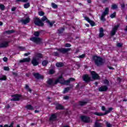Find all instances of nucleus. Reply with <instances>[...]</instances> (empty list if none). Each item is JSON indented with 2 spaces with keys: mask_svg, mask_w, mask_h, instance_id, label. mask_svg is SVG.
I'll list each match as a JSON object with an SVG mask.
<instances>
[{
  "mask_svg": "<svg viewBox=\"0 0 127 127\" xmlns=\"http://www.w3.org/2000/svg\"><path fill=\"white\" fill-rule=\"evenodd\" d=\"M44 21L47 22L48 25L50 26V27H52V26H53V24L55 23L54 21L50 22L46 16H43L41 19L37 17L34 18V23L36 25H37V26H44V23H43Z\"/></svg>",
  "mask_w": 127,
  "mask_h": 127,
  "instance_id": "obj_1",
  "label": "nucleus"
},
{
  "mask_svg": "<svg viewBox=\"0 0 127 127\" xmlns=\"http://www.w3.org/2000/svg\"><path fill=\"white\" fill-rule=\"evenodd\" d=\"M92 62H94L95 65L97 67H101L105 64L104 59L101 57L98 56H93L92 59Z\"/></svg>",
  "mask_w": 127,
  "mask_h": 127,
  "instance_id": "obj_2",
  "label": "nucleus"
},
{
  "mask_svg": "<svg viewBox=\"0 0 127 127\" xmlns=\"http://www.w3.org/2000/svg\"><path fill=\"white\" fill-rule=\"evenodd\" d=\"M40 35V32L35 31L34 33V35L35 37H33L30 38V40L36 43V44L40 45L42 44V39L39 38Z\"/></svg>",
  "mask_w": 127,
  "mask_h": 127,
  "instance_id": "obj_3",
  "label": "nucleus"
},
{
  "mask_svg": "<svg viewBox=\"0 0 127 127\" xmlns=\"http://www.w3.org/2000/svg\"><path fill=\"white\" fill-rule=\"evenodd\" d=\"M113 110H114V108L111 107L108 108V110L106 111L105 113H104V114L102 113H99V112H94L93 114L96 116H106V115H108V114H110V113H111V112H112Z\"/></svg>",
  "mask_w": 127,
  "mask_h": 127,
  "instance_id": "obj_4",
  "label": "nucleus"
},
{
  "mask_svg": "<svg viewBox=\"0 0 127 127\" xmlns=\"http://www.w3.org/2000/svg\"><path fill=\"white\" fill-rule=\"evenodd\" d=\"M108 14H109V7H106L104 11L101 14L100 20L102 21H106V18H105V16H106V15H108Z\"/></svg>",
  "mask_w": 127,
  "mask_h": 127,
  "instance_id": "obj_5",
  "label": "nucleus"
},
{
  "mask_svg": "<svg viewBox=\"0 0 127 127\" xmlns=\"http://www.w3.org/2000/svg\"><path fill=\"white\" fill-rule=\"evenodd\" d=\"M57 50L60 53H62L63 54H66L71 50V48H60L57 49Z\"/></svg>",
  "mask_w": 127,
  "mask_h": 127,
  "instance_id": "obj_6",
  "label": "nucleus"
},
{
  "mask_svg": "<svg viewBox=\"0 0 127 127\" xmlns=\"http://www.w3.org/2000/svg\"><path fill=\"white\" fill-rule=\"evenodd\" d=\"M47 83L49 86H55V85H57V84H58V80H55L54 81L53 79L49 78L47 81Z\"/></svg>",
  "mask_w": 127,
  "mask_h": 127,
  "instance_id": "obj_7",
  "label": "nucleus"
},
{
  "mask_svg": "<svg viewBox=\"0 0 127 127\" xmlns=\"http://www.w3.org/2000/svg\"><path fill=\"white\" fill-rule=\"evenodd\" d=\"M80 119L81 121L83 123H85V124H88L91 122V119L90 117L86 116H82L80 117Z\"/></svg>",
  "mask_w": 127,
  "mask_h": 127,
  "instance_id": "obj_8",
  "label": "nucleus"
},
{
  "mask_svg": "<svg viewBox=\"0 0 127 127\" xmlns=\"http://www.w3.org/2000/svg\"><path fill=\"white\" fill-rule=\"evenodd\" d=\"M83 80L86 83H89V82H91V81H93L92 80V78L89 76L88 74H84L82 76Z\"/></svg>",
  "mask_w": 127,
  "mask_h": 127,
  "instance_id": "obj_9",
  "label": "nucleus"
},
{
  "mask_svg": "<svg viewBox=\"0 0 127 127\" xmlns=\"http://www.w3.org/2000/svg\"><path fill=\"white\" fill-rule=\"evenodd\" d=\"M90 73L93 80H98L100 79V76L98 73H96L95 71H90Z\"/></svg>",
  "mask_w": 127,
  "mask_h": 127,
  "instance_id": "obj_10",
  "label": "nucleus"
},
{
  "mask_svg": "<svg viewBox=\"0 0 127 127\" xmlns=\"http://www.w3.org/2000/svg\"><path fill=\"white\" fill-rule=\"evenodd\" d=\"M11 97L13 98L10 99V101H19L20 100V98H21V95L18 94H15L11 95Z\"/></svg>",
  "mask_w": 127,
  "mask_h": 127,
  "instance_id": "obj_11",
  "label": "nucleus"
},
{
  "mask_svg": "<svg viewBox=\"0 0 127 127\" xmlns=\"http://www.w3.org/2000/svg\"><path fill=\"white\" fill-rule=\"evenodd\" d=\"M120 27V24L114 26V28H113L111 32V35L112 36H114V35H116V32H117V31L118 30V28Z\"/></svg>",
  "mask_w": 127,
  "mask_h": 127,
  "instance_id": "obj_12",
  "label": "nucleus"
},
{
  "mask_svg": "<svg viewBox=\"0 0 127 127\" xmlns=\"http://www.w3.org/2000/svg\"><path fill=\"white\" fill-rule=\"evenodd\" d=\"M34 77L37 80H39L40 79H43L44 76L43 75H41L39 73H33Z\"/></svg>",
  "mask_w": 127,
  "mask_h": 127,
  "instance_id": "obj_13",
  "label": "nucleus"
},
{
  "mask_svg": "<svg viewBox=\"0 0 127 127\" xmlns=\"http://www.w3.org/2000/svg\"><path fill=\"white\" fill-rule=\"evenodd\" d=\"M31 64L33 66H37L39 64V62H38L36 57H34L31 61Z\"/></svg>",
  "mask_w": 127,
  "mask_h": 127,
  "instance_id": "obj_14",
  "label": "nucleus"
},
{
  "mask_svg": "<svg viewBox=\"0 0 127 127\" xmlns=\"http://www.w3.org/2000/svg\"><path fill=\"white\" fill-rule=\"evenodd\" d=\"M20 22H22L23 24H27V23H29L30 21V18L29 17H27L25 19H21L20 20Z\"/></svg>",
  "mask_w": 127,
  "mask_h": 127,
  "instance_id": "obj_15",
  "label": "nucleus"
},
{
  "mask_svg": "<svg viewBox=\"0 0 127 127\" xmlns=\"http://www.w3.org/2000/svg\"><path fill=\"white\" fill-rule=\"evenodd\" d=\"M8 43H9V42H3L0 44V48H5L8 47Z\"/></svg>",
  "mask_w": 127,
  "mask_h": 127,
  "instance_id": "obj_16",
  "label": "nucleus"
},
{
  "mask_svg": "<svg viewBox=\"0 0 127 127\" xmlns=\"http://www.w3.org/2000/svg\"><path fill=\"white\" fill-rule=\"evenodd\" d=\"M98 91L99 92H106V91H108V86L106 85L102 86L99 88Z\"/></svg>",
  "mask_w": 127,
  "mask_h": 127,
  "instance_id": "obj_17",
  "label": "nucleus"
},
{
  "mask_svg": "<svg viewBox=\"0 0 127 127\" xmlns=\"http://www.w3.org/2000/svg\"><path fill=\"white\" fill-rule=\"evenodd\" d=\"M56 81H58V83H60V84H62L63 85L65 80L63 78V76L61 75L56 80Z\"/></svg>",
  "mask_w": 127,
  "mask_h": 127,
  "instance_id": "obj_18",
  "label": "nucleus"
},
{
  "mask_svg": "<svg viewBox=\"0 0 127 127\" xmlns=\"http://www.w3.org/2000/svg\"><path fill=\"white\" fill-rule=\"evenodd\" d=\"M57 119V116L56 115V114H54L51 116L49 119V121L50 122H55V121H56Z\"/></svg>",
  "mask_w": 127,
  "mask_h": 127,
  "instance_id": "obj_19",
  "label": "nucleus"
},
{
  "mask_svg": "<svg viewBox=\"0 0 127 127\" xmlns=\"http://www.w3.org/2000/svg\"><path fill=\"white\" fill-rule=\"evenodd\" d=\"M104 36L105 34H104V28H100L99 30V38H102V37H104Z\"/></svg>",
  "mask_w": 127,
  "mask_h": 127,
  "instance_id": "obj_20",
  "label": "nucleus"
},
{
  "mask_svg": "<svg viewBox=\"0 0 127 127\" xmlns=\"http://www.w3.org/2000/svg\"><path fill=\"white\" fill-rule=\"evenodd\" d=\"M29 62H30V58H24L23 60H20L19 61L20 63H28Z\"/></svg>",
  "mask_w": 127,
  "mask_h": 127,
  "instance_id": "obj_21",
  "label": "nucleus"
},
{
  "mask_svg": "<svg viewBox=\"0 0 127 127\" xmlns=\"http://www.w3.org/2000/svg\"><path fill=\"white\" fill-rule=\"evenodd\" d=\"M88 103H89L88 101H79L78 102V105L80 106V107H84V106H86Z\"/></svg>",
  "mask_w": 127,
  "mask_h": 127,
  "instance_id": "obj_22",
  "label": "nucleus"
},
{
  "mask_svg": "<svg viewBox=\"0 0 127 127\" xmlns=\"http://www.w3.org/2000/svg\"><path fill=\"white\" fill-rule=\"evenodd\" d=\"M56 110H64V106L61 104H56Z\"/></svg>",
  "mask_w": 127,
  "mask_h": 127,
  "instance_id": "obj_23",
  "label": "nucleus"
},
{
  "mask_svg": "<svg viewBox=\"0 0 127 127\" xmlns=\"http://www.w3.org/2000/svg\"><path fill=\"white\" fill-rule=\"evenodd\" d=\"M64 30H65V28L61 27L58 30L57 32L58 34H62V33L64 32Z\"/></svg>",
  "mask_w": 127,
  "mask_h": 127,
  "instance_id": "obj_24",
  "label": "nucleus"
},
{
  "mask_svg": "<svg viewBox=\"0 0 127 127\" xmlns=\"http://www.w3.org/2000/svg\"><path fill=\"white\" fill-rule=\"evenodd\" d=\"M7 79L6 76L2 74H0V81H6Z\"/></svg>",
  "mask_w": 127,
  "mask_h": 127,
  "instance_id": "obj_25",
  "label": "nucleus"
},
{
  "mask_svg": "<svg viewBox=\"0 0 127 127\" xmlns=\"http://www.w3.org/2000/svg\"><path fill=\"white\" fill-rule=\"evenodd\" d=\"M94 127H103V124L98 122V121L95 122Z\"/></svg>",
  "mask_w": 127,
  "mask_h": 127,
  "instance_id": "obj_26",
  "label": "nucleus"
},
{
  "mask_svg": "<svg viewBox=\"0 0 127 127\" xmlns=\"http://www.w3.org/2000/svg\"><path fill=\"white\" fill-rule=\"evenodd\" d=\"M36 57L37 58H39V59H41L43 58V55L40 53H36Z\"/></svg>",
  "mask_w": 127,
  "mask_h": 127,
  "instance_id": "obj_27",
  "label": "nucleus"
},
{
  "mask_svg": "<svg viewBox=\"0 0 127 127\" xmlns=\"http://www.w3.org/2000/svg\"><path fill=\"white\" fill-rule=\"evenodd\" d=\"M56 66H57L59 68H60V67H63V66H64V64H63V63L62 62L57 63L56 64Z\"/></svg>",
  "mask_w": 127,
  "mask_h": 127,
  "instance_id": "obj_28",
  "label": "nucleus"
},
{
  "mask_svg": "<svg viewBox=\"0 0 127 127\" xmlns=\"http://www.w3.org/2000/svg\"><path fill=\"white\" fill-rule=\"evenodd\" d=\"M15 32V31H14V30H10L5 31V33H7V34H11L12 33H14Z\"/></svg>",
  "mask_w": 127,
  "mask_h": 127,
  "instance_id": "obj_29",
  "label": "nucleus"
},
{
  "mask_svg": "<svg viewBox=\"0 0 127 127\" xmlns=\"http://www.w3.org/2000/svg\"><path fill=\"white\" fill-rule=\"evenodd\" d=\"M25 108H26V109H27V110H31V111H32V110H34L33 107L32 106V105H30V104L27 105V106L25 107Z\"/></svg>",
  "mask_w": 127,
  "mask_h": 127,
  "instance_id": "obj_30",
  "label": "nucleus"
},
{
  "mask_svg": "<svg viewBox=\"0 0 127 127\" xmlns=\"http://www.w3.org/2000/svg\"><path fill=\"white\" fill-rule=\"evenodd\" d=\"M25 89H26V90H27V91L30 92V93H31V92H32V90L29 88V86H28V85L27 84L25 85Z\"/></svg>",
  "mask_w": 127,
  "mask_h": 127,
  "instance_id": "obj_31",
  "label": "nucleus"
},
{
  "mask_svg": "<svg viewBox=\"0 0 127 127\" xmlns=\"http://www.w3.org/2000/svg\"><path fill=\"white\" fill-rule=\"evenodd\" d=\"M70 89H71L70 87H66L64 88V91H63L64 94H65L66 93H68L69 91H70Z\"/></svg>",
  "mask_w": 127,
  "mask_h": 127,
  "instance_id": "obj_32",
  "label": "nucleus"
},
{
  "mask_svg": "<svg viewBox=\"0 0 127 127\" xmlns=\"http://www.w3.org/2000/svg\"><path fill=\"white\" fill-rule=\"evenodd\" d=\"M70 80L69 79L66 80H64V84L63 85H66V86H68V85H69V84H70Z\"/></svg>",
  "mask_w": 127,
  "mask_h": 127,
  "instance_id": "obj_33",
  "label": "nucleus"
},
{
  "mask_svg": "<svg viewBox=\"0 0 127 127\" xmlns=\"http://www.w3.org/2000/svg\"><path fill=\"white\" fill-rule=\"evenodd\" d=\"M47 64H48V62L46 60L43 61L42 63V65H43V66H47Z\"/></svg>",
  "mask_w": 127,
  "mask_h": 127,
  "instance_id": "obj_34",
  "label": "nucleus"
},
{
  "mask_svg": "<svg viewBox=\"0 0 127 127\" xmlns=\"http://www.w3.org/2000/svg\"><path fill=\"white\" fill-rule=\"evenodd\" d=\"M116 14H117V12H114L113 13L110 15V17H111V18H115V17H116Z\"/></svg>",
  "mask_w": 127,
  "mask_h": 127,
  "instance_id": "obj_35",
  "label": "nucleus"
},
{
  "mask_svg": "<svg viewBox=\"0 0 127 127\" xmlns=\"http://www.w3.org/2000/svg\"><path fill=\"white\" fill-rule=\"evenodd\" d=\"M104 84L107 85V86H110V81L108 79H105L104 80Z\"/></svg>",
  "mask_w": 127,
  "mask_h": 127,
  "instance_id": "obj_36",
  "label": "nucleus"
},
{
  "mask_svg": "<svg viewBox=\"0 0 127 127\" xmlns=\"http://www.w3.org/2000/svg\"><path fill=\"white\" fill-rule=\"evenodd\" d=\"M111 8L112 9H117L118 8V5L116 4H112Z\"/></svg>",
  "mask_w": 127,
  "mask_h": 127,
  "instance_id": "obj_37",
  "label": "nucleus"
},
{
  "mask_svg": "<svg viewBox=\"0 0 127 127\" xmlns=\"http://www.w3.org/2000/svg\"><path fill=\"white\" fill-rule=\"evenodd\" d=\"M0 9L1 10H4L5 9V6L2 4H0Z\"/></svg>",
  "mask_w": 127,
  "mask_h": 127,
  "instance_id": "obj_38",
  "label": "nucleus"
},
{
  "mask_svg": "<svg viewBox=\"0 0 127 127\" xmlns=\"http://www.w3.org/2000/svg\"><path fill=\"white\" fill-rule=\"evenodd\" d=\"M29 6H30V3H29V2H28L24 4V8H28Z\"/></svg>",
  "mask_w": 127,
  "mask_h": 127,
  "instance_id": "obj_39",
  "label": "nucleus"
},
{
  "mask_svg": "<svg viewBox=\"0 0 127 127\" xmlns=\"http://www.w3.org/2000/svg\"><path fill=\"white\" fill-rule=\"evenodd\" d=\"M121 9H122V10H124V9L126 8V4L123 2L121 4Z\"/></svg>",
  "mask_w": 127,
  "mask_h": 127,
  "instance_id": "obj_40",
  "label": "nucleus"
},
{
  "mask_svg": "<svg viewBox=\"0 0 127 127\" xmlns=\"http://www.w3.org/2000/svg\"><path fill=\"white\" fill-rule=\"evenodd\" d=\"M88 22H89V23H90V25H91V26H95V25H96V23L93 21H92L90 20V21Z\"/></svg>",
  "mask_w": 127,
  "mask_h": 127,
  "instance_id": "obj_41",
  "label": "nucleus"
},
{
  "mask_svg": "<svg viewBox=\"0 0 127 127\" xmlns=\"http://www.w3.org/2000/svg\"><path fill=\"white\" fill-rule=\"evenodd\" d=\"M123 45H124V44L122 43H117L116 46L119 47V48H121V47H123Z\"/></svg>",
  "mask_w": 127,
  "mask_h": 127,
  "instance_id": "obj_42",
  "label": "nucleus"
},
{
  "mask_svg": "<svg viewBox=\"0 0 127 127\" xmlns=\"http://www.w3.org/2000/svg\"><path fill=\"white\" fill-rule=\"evenodd\" d=\"M54 73H55V70H54V69H50V70H49L50 75H53V74H54Z\"/></svg>",
  "mask_w": 127,
  "mask_h": 127,
  "instance_id": "obj_43",
  "label": "nucleus"
},
{
  "mask_svg": "<svg viewBox=\"0 0 127 127\" xmlns=\"http://www.w3.org/2000/svg\"><path fill=\"white\" fill-rule=\"evenodd\" d=\"M18 49H19V50H20V51H24V50H25V47L19 46V47H18Z\"/></svg>",
  "mask_w": 127,
  "mask_h": 127,
  "instance_id": "obj_44",
  "label": "nucleus"
},
{
  "mask_svg": "<svg viewBox=\"0 0 127 127\" xmlns=\"http://www.w3.org/2000/svg\"><path fill=\"white\" fill-rule=\"evenodd\" d=\"M38 14L40 16H43L44 15V14H45V13H44V12H43L42 11H41L38 12Z\"/></svg>",
  "mask_w": 127,
  "mask_h": 127,
  "instance_id": "obj_45",
  "label": "nucleus"
},
{
  "mask_svg": "<svg viewBox=\"0 0 127 127\" xmlns=\"http://www.w3.org/2000/svg\"><path fill=\"white\" fill-rule=\"evenodd\" d=\"M52 7H53V8H57V7H58V6L57 5V4H56L54 3H52Z\"/></svg>",
  "mask_w": 127,
  "mask_h": 127,
  "instance_id": "obj_46",
  "label": "nucleus"
},
{
  "mask_svg": "<svg viewBox=\"0 0 127 127\" xmlns=\"http://www.w3.org/2000/svg\"><path fill=\"white\" fill-rule=\"evenodd\" d=\"M3 70L4 71H9V67L8 66H4Z\"/></svg>",
  "mask_w": 127,
  "mask_h": 127,
  "instance_id": "obj_47",
  "label": "nucleus"
},
{
  "mask_svg": "<svg viewBox=\"0 0 127 127\" xmlns=\"http://www.w3.org/2000/svg\"><path fill=\"white\" fill-rule=\"evenodd\" d=\"M68 80H69V82H75V78H73V77H71L70 78L68 79Z\"/></svg>",
  "mask_w": 127,
  "mask_h": 127,
  "instance_id": "obj_48",
  "label": "nucleus"
},
{
  "mask_svg": "<svg viewBox=\"0 0 127 127\" xmlns=\"http://www.w3.org/2000/svg\"><path fill=\"white\" fill-rule=\"evenodd\" d=\"M85 56H86V55L85 54H82V55H80L78 57V58H81L83 59V58H84Z\"/></svg>",
  "mask_w": 127,
  "mask_h": 127,
  "instance_id": "obj_49",
  "label": "nucleus"
},
{
  "mask_svg": "<svg viewBox=\"0 0 127 127\" xmlns=\"http://www.w3.org/2000/svg\"><path fill=\"white\" fill-rule=\"evenodd\" d=\"M71 44L69 43H66L64 45L65 47H71Z\"/></svg>",
  "mask_w": 127,
  "mask_h": 127,
  "instance_id": "obj_50",
  "label": "nucleus"
},
{
  "mask_svg": "<svg viewBox=\"0 0 127 127\" xmlns=\"http://www.w3.org/2000/svg\"><path fill=\"white\" fill-rule=\"evenodd\" d=\"M84 19H85V20H86V21H88V22H89L91 20L90 19V18H89V17H88L87 16L84 17Z\"/></svg>",
  "mask_w": 127,
  "mask_h": 127,
  "instance_id": "obj_51",
  "label": "nucleus"
},
{
  "mask_svg": "<svg viewBox=\"0 0 127 127\" xmlns=\"http://www.w3.org/2000/svg\"><path fill=\"white\" fill-rule=\"evenodd\" d=\"M54 56H59V53L57 52H54Z\"/></svg>",
  "mask_w": 127,
  "mask_h": 127,
  "instance_id": "obj_52",
  "label": "nucleus"
},
{
  "mask_svg": "<svg viewBox=\"0 0 127 127\" xmlns=\"http://www.w3.org/2000/svg\"><path fill=\"white\" fill-rule=\"evenodd\" d=\"M106 126L108 127H112V125H111L110 123H108V122L106 123Z\"/></svg>",
  "mask_w": 127,
  "mask_h": 127,
  "instance_id": "obj_53",
  "label": "nucleus"
},
{
  "mask_svg": "<svg viewBox=\"0 0 127 127\" xmlns=\"http://www.w3.org/2000/svg\"><path fill=\"white\" fill-rule=\"evenodd\" d=\"M14 124V123H13V122H12L11 123L10 125L9 126H8V127H13Z\"/></svg>",
  "mask_w": 127,
  "mask_h": 127,
  "instance_id": "obj_54",
  "label": "nucleus"
},
{
  "mask_svg": "<svg viewBox=\"0 0 127 127\" xmlns=\"http://www.w3.org/2000/svg\"><path fill=\"white\" fill-rule=\"evenodd\" d=\"M3 61H4V62H7V58L4 57L3 58Z\"/></svg>",
  "mask_w": 127,
  "mask_h": 127,
  "instance_id": "obj_55",
  "label": "nucleus"
},
{
  "mask_svg": "<svg viewBox=\"0 0 127 127\" xmlns=\"http://www.w3.org/2000/svg\"><path fill=\"white\" fill-rule=\"evenodd\" d=\"M5 109H8L10 108V105H9V104H8L5 106Z\"/></svg>",
  "mask_w": 127,
  "mask_h": 127,
  "instance_id": "obj_56",
  "label": "nucleus"
},
{
  "mask_svg": "<svg viewBox=\"0 0 127 127\" xmlns=\"http://www.w3.org/2000/svg\"><path fill=\"white\" fill-rule=\"evenodd\" d=\"M64 100H69V96H65L64 97Z\"/></svg>",
  "mask_w": 127,
  "mask_h": 127,
  "instance_id": "obj_57",
  "label": "nucleus"
},
{
  "mask_svg": "<svg viewBox=\"0 0 127 127\" xmlns=\"http://www.w3.org/2000/svg\"><path fill=\"white\" fill-rule=\"evenodd\" d=\"M15 9H16V7H13L11 8V11H15Z\"/></svg>",
  "mask_w": 127,
  "mask_h": 127,
  "instance_id": "obj_58",
  "label": "nucleus"
},
{
  "mask_svg": "<svg viewBox=\"0 0 127 127\" xmlns=\"http://www.w3.org/2000/svg\"><path fill=\"white\" fill-rule=\"evenodd\" d=\"M79 87H80V83H79L75 87V89H79Z\"/></svg>",
  "mask_w": 127,
  "mask_h": 127,
  "instance_id": "obj_59",
  "label": "nucleus"
},
{
  "mask_svg": "<svg viewBox=\"0 0 127 127\" xmlns=\"http://www.w3.org/2000/svg\"><path fill=\"white\" fill-rule=\"evenodd\" d=\"M24 55V56H28L29 55H30V53H25Z\"/></svg>",
  "mask_w": 127,
  "mask_h": 127,
  "instance_id": "obj_60",
  "label": "nucleus"
},
{
  "mask_svg": "<svg viewBox=\"0 0 127 127\" xmlns=\"http://www.w3.org/2000/svg\"><path fill=\"white\" fill-rule=\"evenodd\" d=\"M0 127H8V125H5L4 127L2 125H0Z\"/></svg>",
  "mask_w": 127,
  "mask_h": 127,
  "instance_id": "obj_61",
  "label": "nucleus"
},
{
  "mask_svg": "<svg viewBox=\"0 0 127 127\" xmlns=\"http://www.w3.org/2000/svg\"><path fill=\"white\" fill-rule=\"evenodd\" d=\"M102 110L104 111H106V107L105 106H102Z\"/></svg>",
  "mask_w": 127,
  "mask_h": 127,
  "instance_id": "obj_62",
  "label": "nucleus"
},
{
  "mask_svg": "<svg viewBox=\"0 0 127 127\" xmlns=\"http://www.w3.org/2000/svg\"><path fill=\"white\" fill-rule=\"evenodd\" d=\"M108 1V0H102L103 3H106Z\"/></svg>",
  "mask_w": 127,
  "mask_h": 127,
  "instance_id": "obj_63",
  "label": "nucleus"
},
{
  "mask_svg": "<svg viewBox=\"0 0 127 127\" xmlns=\"http://www.w3.org/2000/svg\"><path fill=\"white\" fill-rule=\"evenodd\" d=\"M12 75H14V76H17V73L16 72H12Z\"/></svg>",
  "mask_w": 127,
  "mask_h": 127,
  "instance_id": "obj_64",
  "label": "nucleus"
}]
</instances>
